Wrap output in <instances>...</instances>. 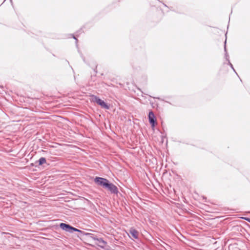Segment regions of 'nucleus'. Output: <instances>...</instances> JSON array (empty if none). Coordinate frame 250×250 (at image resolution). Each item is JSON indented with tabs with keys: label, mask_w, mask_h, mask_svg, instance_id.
I'll list each match as a JSON object with an SVG mask.
<instances>
[{
	"label": "nucleus",
	"mask_w": 250,
	"mask_h": 250,
	"mask_svg": "<svg viewBox=\"0 0 250 250\" xmlns=\"http://www.w3.org/2000/svg\"><path fill=\"white\" fill-rule=\"evenodd\" d=\"M94 181L98 185L102 186L104 188H105L109 183V181L107 179L101 177H96Z\"/></svg>",
	"instance_id": "f257e3e1"
},
{
	"label": "nucleus",
	"mask_w": 250,
	"mask_h": 250,
	"mask_svg": "<svg viewBox=\"0 0 250 250\" xmlns=\"http://www.w3.org/2000/svg\"><path fill=\"white\" fill-rule=\"evenodd\" d=\"M105 188L109 190L111 193L117 194L119 192L117 187L113 183H110L109 182Z\"/></svg>",
	"instance_id": "f03ea898"
},
{
	"label": "nucleus",
	"mask_w": 250,
	"mask_h": 250,
	"mask_svg": "<svg viewBox=\"0 0 250 250\" xmlns=\"http://www.w3.org/2000/svg\"><path fill=\"white\" fill-rule=\"evenodd\" d=\"M95 102L97 103V104L101 105V107L105 109H108L109 108V106L107 105V104L105 103L104 101L102 100L99 98L95 97Z\"/></svg>",
	"instance_id": "7ed1b4c3"
},
{
	"label": "nucleus",
	"mask_w": 250,
	"mask_h": 250,
	"mask_svg": "<svg viewBox=\"0 0 250 250\" xmlns=\"http://www.w3.org/2000/svg\"><path fill=\"white\" fill-rule=\"evenodd\" d=\"M148 119H149V122L150 124L152 126H154L156 120L155 116L153 112L152 111H151L149 112Z\"/></svg>",
	"instance_id": "20e7f679"
},
{
	"label": "nucleus",
	"mask_w": 250,
	"mask_h": 250,
	"mask_svg": "<svg viewBox=\"0 0 250 250\" xmlns=\"http://www.w3.org/2000/svg\"><path fill=\"white\" fill-rule=\"evenodd\" d=\"M129 233L130 235L129 237L132 239H138V234L139 233L138 231H137L134 228H130L129 229Z\"/></svg>",
	"instance_id": "39448f33"
},
{
	"label": "nucleus",
	"mask_w": 250,
	"mask_h": 250,
	"mask_svg": "<svg viewBox=\"0 0 250 250\" xmlns=\"http://www.w3.org/2000/svg\"><path fill=\"white\" fill-rule=\"evenodd\" d=\"M60 227L62 229L65 230L66 231L71 232L72 226L63 223H62L60 225Z\"/></svg>",
	"instance_id": "423d86ee"
},
{
	"label": "nucleus",
	"mask_w": 250,
	"mask_h": 250,
	"mask_svg": "<svg viewBox=\"0 0 250 250\" xmlns=\"http://www.w3.org/2000/svg\"><path fill=\"white\" fill-rule=\"evenodd\" d=\"M95 241H96V244L102 248H104L107 244V243L102 238H96Z\"/></svg>",
	"instance_id": "0eeeda50"
},
{
	"label": "nucleus",
	"mask_w": 250,
	"mask_h": 250,
	"mask_svg": "<svg viewBox=\"0 0 250 250\" xmlns=\"http://www.w3.org/2000/svg\"><path fill=\"white\" fill-rule=\"evenodd\" d=\"M83 235L87 236V237L89 239H91L93 240H96V237L93 234H92L91 233L84 232Z\"/></svg>",
	"instance_id": "6e6552de"
},
{
	"label": "nucleus",
	"mask_w": 250,
	"mask_h": 250,
	"mask_svg": "<svg viewBox=\"0 0 250 250\" xmlns=\"http://www.w3.org/2000/svg\"><path fill=\"white\" fill-rule=\"evenodd\" d=\"M39 165H42L46 163V159L44 157H41L38 161Z\"/></svg>",
	"instance_id": "1a4fd4ad"
},
{
	"label": "nucleus",
	"mask_w": 250,
	"mask_h": 250,
	"mask_svg": "<svg viewBox=\"0 0 250 250\" xmlns=\"http://www.w3.org/2000/svg\"><path fill=\"white\" fill-rule=\"evenodd\" d=\"M72 229H71V232H72L73 231H77V232H81V233H82L83 234L84 232L83 231H82V230H80V229H78L75 228H74L73 227H72Z\"/></svg>",
	"instance_id": "9d476101"
},
{
	"label": "nucleus",
	"mask_w": 250,
	"mask_h": 250,
	"mask_svg": "<svg viewBox=\"0 0 250 250\" xmlns=\"http://www.w3.org/2000/svg\"><path fill=\"white\" fill-rule=\"evenodd\" d=\"M244 219L250 222V218H245Z\"/></svg>",
	"instance_id": "9b49d317"
},
{
	"label": "nucleus",
	"mask_w": 250,
	"mask_h": 250,
	"mask_svg": "<svg viewBox=\"0 0 250 250\" xmlns=\"http://www.w3.org/2000/svg\"><path fill=\"white\" fill-rule=\"evenodd\" d=\"M73 38L76 41V42L78 41V40L75 37H73Z\"/></svg>",
	"instance_id": "f8f14e48"
},
{
	"label": "nucleus",
	"mask_w": 250,
	"mask_h": 250,
	"mask_svg": "<svg viewBox=\"0 0 250 250\" xmlns=\"http://www.w3.org/2000/svg\"><path fill=\"white\" fill-rule=\"evenodd\" d=\"M230 67H232L233 68V69L234 70V68H233V66H232V65L230 63Z\"/></svg>",
	"instance_id": "ddd939ff"
}]
</instances>
